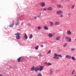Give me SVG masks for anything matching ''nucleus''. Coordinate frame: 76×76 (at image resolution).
<instances>
[{
	"label": "nucleus",
	"instance_id": "obj_1",
	"mask_svg": "<svg viewBox=\"0 0 76 76\" xmlns=\"http://www.w3.org/2000/svg\"><path fill=\"white\" fill-rule=\"evenodd\" d=\"M54 56L53 57V59H57L58 60L59 59V57L58 56V54L55 53L54 54Z\"/></svg>",
	"mask_w": 76,
	"mask_h": 76
},
{
	"label": "nucleus",
	"instance_id": "obj_2",
	"mask_svg": "<svg viewBox=\"0 0 76 76\" xmlns=\"http://www.w3.org/2000/svg\"><path fill=\"white\" fill-rule=\"evenodd\" d=\"M65 39L68 42H71L72 41V39L67 37H65Z\"/></svg>",
	"mask_w": 76,
	"mask_h": 76
},
{
	"label": "nucleus",
	"instance_id": "obj_3",
	"mask_svg": "<svg viewBox=\"0 0 76 76\" xmlns=\"http://www.w3.org/2000/svg\"><path fill=\"white\" fill-rule=\"evenodd\" d=\"M20 34L19 33H16L15 34V35H17L16 36V39H20V36L19 35H20Z\"/></svg>",
	"mask_w": 76,
	"mask_h": 76
},
{
	"label": "nucleus",
	"instance_id": "obj_4",
	"mask_svg": "<svg viewBox=\"0 0 76 76\" xmlns=\"http://www.w3.org/2000/svg\"><path fill=\"white\" fill-rule=\"evenodd\" d=\"M40 4L42 7H44L45 6V2H41Z\"/></svg>",
	"mask_w": 76,
	"mask_h": 76
},
{
	"label": "nucleus",
	"instance_id": "obj_5",
	"mask_svg": "<svg viewBox=\"0 0 76 76\" xmlns=\"http://www.w3.org/2000/svg\"><path fill=\"white\" fill-rule=\"evenodd\" d=\"M57 15H60V14H62L63 13V11H58L56 12Z\"/></svg>",
	"mask_w": 76,
	"mask_h": 76
},
{
	"label": "nucleus",
	"instance_id": "obj_6",
	"mask_svg": "<svg viewBox=\"0 0 76 76\" xmlns=\"http://www.w3.org/2000/svg\"><path fill=\"white\" fill-rule=\"evenodd\" d=\"M12 24L10 25L9 26V27L10 28H12V27H13V26L15 25V22L14 21H12Z\"/></svg>",
	"mask_w": 76,
	"mask_h": 76
},
{
	"label": "nucleus",
	"instance_id": "obj_7",
	"mask_svg": "<svg viewBox=\"0 0 76 76\" xmlns=\"http://www.w3.org/2000/svg\"><path fill=\"white\" fill-rule=\"evenodd\" d=\"M66 34L67 35H71L72 34V32L70 30H68L66 31Z\"/></svg>",
	"mask_w": 76,
	"mask_h": 76
},
{
	"label": "nucleus",
	"instance_id": "obj_8",
	"mask_svg": "<svg viewBox=\"0 0 76 76\" xmlns=\"http://www.w3.org/2000/svg\"><path fill=\"white\" fill-rule=\"evenodd\" d=\"M55 25H60V22L58 21H55L54 23Z\"/></svg>",
	"mask_w": 76,
	"mask_h": 76
},
{
	"label": "nucleus",
	"instance_id": "obj_9",
	"mask_svg": "<svg viewBox=\"0 0 76 76\" xmlns=\"http://www.w3.org/2000/svg\"><path fill=\"white\" fill-rule=\"evenodd\" d=\"M47 9L48 11H51L53 10V8L51 7H49Z\"/></svg>",
	"mask_w": 76,
	"mask_h": 76
},
{
	"label": "nucleus",
	"instance_id": "obj_10",
	"mask_svg": "<svg viewBox=\"0 0 76 76\" xmlns=\"http://www.w3.org/2000/svg\"><path fill=\"white\" fill-rule=\"evenodd\" d=\"M39 71H42V69H43V66H39Z\"/></svg>",
	"mask_w": 76,
	"mask_h": 76
},
{
	"label": "nucleus",
	"instance_id": "obj_11",
	"mask_svg": "<svg viewBox=\"0 0 76 76\" xmlns=\"http://www.w3.org/2000/svg\"><path fill=\"white\" fill-rule=\"evenodd\" d=\"M66 58H68L69 59H70L71 58V56H70L69 55H67L65 56Z\"/></svg>",
	"mask_w": 76,
	"mask_h": 76
},
{
	"label": "nucleus",
	"instance_id": "obj_12",
	"mask_svg": "<svg viewBox=\"0 0 76 76\" xmlns=\"http://www.w3.org/2000/svg\"><path fill=\"white\" fill-rule=\"evenodd\" d=\"M35 72H38L39 70V68L38 67H37L35 69Z\"/></svg>",
	"mask_w": 76,
	"mask_h": 76
},
{
	"label": "nucleus",
	"instance_id": "obj_13",
	"mask_svg": "<svg viewBox=\"0 0 76 76\" xmlns=\"http://www.w3.org/2000/svg\"><path fill=\"white\" fill-rule=\"evenodd\" d=\"M44 29L45 30H48V27L46 26H44Z\"/></svg>",
	"mask_w": 76,
	"mask_h": 76
},
{
	"label": "nucleus",
	"instance_id": "obj_14",
	"mask_svg": "<svg viewBox=\"0 0 76 76\" xmlns=\"http://www.w3.org/2000/svg\"><path fill=\"white\" fill-rule=\"evenodd\" d=\"M24 38L25 39H28V36H27L26 33H25L24 34Z\"/></svg>",
	"mask_w": 76,
	"mask_h": 76
},
{
	"label": "nucleus",
	"instance_id": "obj_15",
	"mask_svg": "<svg viewBox=\"0 0 76 76\" xmlns=\"http://www.w3.org/2000/svg\"><path fill=\"white\" fill-rule=\"evenodd\" d=\"M71 59L72 60H73V61H75L76 60V58L75 57H73V56H72L71 57Z\"/></svg>",
	"mask_w": 76,
	"mask_h": 76
},
{
	"label": "nucleus",
	"instance_id": "obj_16",
	"mask_svg": "<svg viewBox=\"0 0 76 76\" xmlns=\"http://www.w3.org/2000/svg\"><path fill=\"white\" fill-rule=\"evenodd\" d=\"M49 22L50 23L51 26H53V25H54V22H50V21H49Z\"/></svg>",
	"mask_w": 76,
	"mask_h": 76
},
{
	"label": "nucleus",
	"instance_id": "obj_17",
	"mask_svg": "<svg viewBox=\"0 0 76 76\" xmlns=\"http://www.w3.org/2000/svg\"><path fill=\"white\" fill-rule=\"evenodd\" d=\"M53 34L51 33L48 34V37H49V38H51L52 37H53Z\"/></svg>",
	"mask_w": 76,
	"mask_h": 76
},
{
	"label": "nucleus",
	"instance_id": "obj_18",
	"mask_svg": "<svg viewBox=\"0 0 76 76\" xmlns=\"http://www.w3.org/2000/svg\"><path fill=\"white\" fill-rule=\"evenodd\" d=\"M60 36H58L56 38V39L57 41H58V40H60Z\"/></svg>",
	"mask_w": 76,
	"mask_h": 76
},
{
	"label": "nucleus",
	"instance_id": "obj_19",
	"mask_svg": "<svg viewBox=\"0 0 76 76\" xmlns=\"http://www.w3.org/2000/svg\"><path fill=\"white\" fill-rule=\"evenodd\" d=\"M19 22L17 21L15 22V25H16V26L19 25Z\"/></svg>",
	"mask_w": 76,
	"mask_h": 76
},
{
	"label": "nucleus",
	"instance_id": "obj_20",
	"mask_svg": "<svg viewBox=\"0 0 76 76\" xmlns=\"http://www.w3.org/2000/svg\"><path fill=\"white\" fill-rule=\"evenodd\" d=\"M20 60H21V58L20 57H19V58H18L17 59V61L18 62H20Z\"/></svg>",
	"mask_w": 76,
	"mask_h": 76
},
{
	"label": "nucleus",
	"instance_id": "obj_21",
	"mask_svg": "<svg viewBox=\"0 0 76 76\" xmlns=\"http://www.w3.org/2000/svg\"><path fill=\"white\" fill-rule=\"evenodd\" d=\"M58 8H61V5L60 4H58L56 6Z\"/></svg>",
	"mask_w": 76,
	"mask_h": 76
},
{
	"label": "nucleus",
	"instance_id": "obj_22",
	"mask_svg": "<svg viewBox=\"0 0 76 76\" xmlns=\"http://www.w3.org/2000/svg\"><path fill=\"white\" fill-rule=\"evenodd\" d=\"M67 43H65L63 45L64 47H67Z\"/></svg>",
	"mask_w": 76,
	"mask_h": 76
},
{
	"label": "nucleus",
	"instance_id": "obj_23",
	"mask_svg": "<svg viewBox=\"0 0 76 76\" xmlns=\"http://www.w3.org/2000/svg\"><path fill=\"white\" fill-rule=\"evenodd\" d=\"M76 50V48H71V51H75Z\"/></svg>",
	"mask_w": 76,
	"mask_h": 76
},
{
	"label": "nucleus",
	"instance_id": "obj_24",
	"mask_svg": "<svg viewBox=\"0 0 76 76\" xmlns=\"http://www.w3.org/2000/svg\"><path fill=\"white\" fill-rule=\"evenodd\" d=\"M31 70H35V66H33L32 67L31 69Z\"/></svg>",
	"mask_w": 76,
	"mask_h": 76
},
{
	"label": "nucleus",
	"instance_id": "obj_25",
	"mask_svg": "<svg viewBox=\"0 0 76 76\" xmlns=\"http://www.w3.org/2000/svg\"><path fill=\"white\" fill-rule=\"evenodd\" d=\"M33 37V36H32V35L30 34V36L29 37V38H30V39H32Z\"/></svg>",
	"mask_w": 76,
	"mask_h": 76
},
{
	"label": "nucleus",
	"instance_id": "obj_26",
	"mask_svg": "<svg viewBox=\"0 0 76 76\" xmlns=\"http://www.w3.org/2000/svg\"><path fill=\"white\" fill-rule=\"evenodd\" d=\"M39 48V46L37 45V46L35 48V50H38V48Z\"/></svg>",
	"mask_w": 76,
	"mask_h": 76
},
{
	"label": "nucleus",
	"instance_id": "obj_27",
	"mask_svg": "<svg viewBox=\"0 0 76 76\" xmlns=\"http://www.w3.org/2000/svg\"><path fill=\"white\" fill-rule=\"evenodd\" d=\"M38 28L39 30H40V29H42V28L41 27V26H39L38 27Z\"/></svg>",
	"mask_w": 76,
	"mask_h": 76
},
{
	"label": "nucleus",
	"instance_id": "obj_28",
	"mask_svg": "<svg viewBox=\"0 0 76 76\" xmlns=\"http://www.w3.org/2000/svg\"><path fill=\"white\" fill-rule=\"evenodd\" d=\"M50 74L51 75V74H52V73H53V70L52 69H50Z\"/></svg>",
	"mask_w": 76,
	"mask_h": 76
},
{
	"label": "nucleus",
	"instance_id": "obj_29",
	"mask_svg": "<svg viewBox=\"0 0 76 76\" xmlns=\"http://www.w3.org/2000/svg\"><path fill=\"white\" fill-rule=\"evenodd\" d=\"M75 5H73L71 7V9H74V8H75Z\"/></svg>",
	"mask_w": 76,
	"mask_h": 76
},
{
	"label": "nucleus",
	"instance_id": "obj_30",
	"mask_svg": "<svg viewBox=\"0 0 76 76\" xmlns=\"http://www.w3.org/2000/svg\"><path fill=\"white\" fill-rule=\"evenodd\" d=\"M75 72V70H73L72 73V75H73V73H74Z\"/></svg>",
	"mask_w": 76,
	"mask_h": 76
},
{
	"label": "nucleus",
	"instance_id": "obj_31",
	"mask_svg": "<svg viewBox=\"0 0 76 76\" xmlns=\"http://www.w3.org/2000/svg\"><path fill=\"white\" fill-rule=\"evenodd\" d=\"M58 57H63V56L60 54L58 55Z\"/></svg>",
	"mask_w": 76,
	"mask_h": 76
},
{
	"label": "nucleus",
	"instance_id": "obj_32",
	"mask_svg": "<svg viewBox=\"0 0 76 76\" xmlns=\"http://www.w3.org/2000/svg\"><path fill=\"white\" fill-rule=\"evenodd\" d=\"M52 65V64H51V63H48V66H51Z\"/></svg>",
	"mask_w": 76,
	"mask_h": 76
},
{
	"label": "nucleus",
	"instance_id": "obj_33",
	"mask_svg": "<svg viewBox=\"0 0 76 76\" xmlns=\"http://www.w3.org/2000/svg\"><path fill=\"white\" fill-rule=\"evenodd\" d=\"M37 76H42V75H41V73H39L38 74Z\"/></svg>",
	"mask_w": 76,
	"mask_h": 76
},
{
	"label": "nucleus",
	"instance_id": "obj_34",
	"mask_svg": "<svg viewBox=\"0 0 76 76\" xmlns=\"http://www.w3.org/2000/svg\"><path fill=\"white\" fill-rule=\"evenodd\" d=\"M51 53V50H50L47 53V54H50Z\"/></svg>",
	"mask_w": 76,
	"mask_h": 76
},
{
	"label": "nucleus",
	"instance_id": "obj_35",
	"mask_svg": "<svg viewBox=\"0 0 76 76\" xmlns=\"http://www.w3.org/2000/svg\"><path fill=\"white\" fill-rule=\"evenodd\" d=\"M60 18H63V14H61L60 15Z\"/></svg>",
	"mask_w": 76,
	"mask_h": 76
},
{
	"label": "nucleus",
	"instance_id": "obj_36",
	"mask_svg": "<svg viewBox=\"0 0 76 76\" xmlns=\"http://www.w3.org/2000/svg\"><path fill=\"white\" fill-rule=\"evenodd\" d=\"M41 16V15H39L37 16V18H39Z\"/></svg>",
	"mask_w": 76,
	"mask_h": 76
},
{
	"label": "nucleus",
	"instance_id": "obj_37",
	"mask_svg": "<svg viewBox=\"0 0 76 76\" xmlns=\"http://www.w3.org/2000/svg\"><path fill=\"white\" fill-rule=\"evenodd\" d=\"M46 10H47V9L45 8H44L43 9V11H46Z\"/></svg>",
	"mask_w": 76,
	"mask_h": 76
},
{
	"label": "nucleus",
	"instance_id": "obj_38",
	"mask_svg": "<svg viewBox=\"0 0 76 76\" xmlns=\"http://www.w3.org/2000/svg\"><path fill=\"white\" fill-rule=\"evenodd\" d=\"M38 56H39V57H42V55L41 54H39L38 55Z\"/></svg>",
	"mask_w": 76,
	"mask_h": 76
},
{
	"label": "nucleus",
	"instance_id": "obj_39",
	"mask_svg": "<svg viewBox=\"0 0 76 76\" xmlns=\"http://www.w3.org/2000/svg\"><path fill=\"white\" fill-rule=\"evenodd\" d=\"M37 19V17H36V16L34 17V19H35V20H36V19Z\"/></svg>",
	"mask_w": 76,
	"mask_h": 76
},
{
	"label": "nucleus",
	"instance_id": "obj_40",
	"mask_svg": "<svg viewBox=\"0 0 76 76\" xmlns=\"http://www.w3.org/2000/svg\"><path fill=\"white\" fill-rule=\"evenodd\" d=\"M71 15V13H69L68 14V16H70V15Z\"/></svg>",
	"mask_w": 76,
	"mask_h": 76
},
{
	"label": "nucleus",
	"instance_id": "obj_41",
	"mask_svg": "<svg viewBox=\"0 0 76 76\" xmlns=\"http://www.w3.org/2000/svg\"><path fill=\"white\" fill-rule=\"evenodd\" d=\"M45 65H48L47 64V62H46L45 63Z\"/></svg>",
	"mask_w": 76,
	"mask_h": 76
},
{
	"label": "nucleus",
	"instance_id": "obj_42",
	"mask_svg": "<svg viewBox=\"0 0 76 76\" xmlns=\"http://www.w3.org/2000/svg\"><path fill=\"white\" fill-rule=\"evenodd\" d=\"M28 26H31V24L28 23Z\"/></svg>",
	"mask_w": 76,
	"mask_h": 76
},
{
	"label": "nucleus",
	"instance_id": "obj_43",
	"mask_svg": "<svg viewBox=\"0 0 76 76\" xmlns=\"http://www.w3.org/2000/svg\"><path fill=\"white\" fill-rule=\"evenodd\" d=\"M40 10H41V11H42V10H42V9L41 8V9H40Z\"/></svg>",
	"mask_w": 76,
	"mask_h": 76
},
{
	"label": "nucleus",
	"instance_id": "obj_44",
	"mask_svg": "<svg viewBox=\"0 0 76 76\" xmlns=\"http://www.w3.org/2000/svg\"><path fill=\"white\" fill-rule=\"evenodd\" d=\"M39 15H40V16H41V12H39Z\"/></svg>",
	"mask_w": 76,
	"mask_h": 76
},
{
	"label": "nucleus",
	"instance_id": "obj_45",
	"mask_svg": "<svg viewBox=\"0 0 76 76\" xmlns=\"http://www.w3.org/2000/svg\"><path fill=\"white\" fill-rule=\"evenodd\" d=\"M41 47L43 48V47H44V46L43 45H42L41 46Z\"/></svg>",
	"mask_w": 76,
	"mask_h": 76
},
{
	"label": "nucleus",
	"instance_id": "obj_46",
	"mask_svg": "<svg viewBox=\"0 0 76 76\" xmlns=\"http://www.w3.org/2000/svg\"><path fill=\"white\" fill-rule=\"evenodd\" d=\"M61 8H63V6H62L61 7Z\"/></svg>",
	"mask_w": 76,
	"mask_h": 76
},
{
	"label": "nucleus",
	"instance_id": "obj_47",
	"mask_svg": "<svg viewBox=\"0 0 76 76\" xmlns=\"http://www.w3.org/2000/svg\"><path fill=\"white\" fill-rule=\"evenodd\" d=\"M0 76H3V75H0Z\"/></svg>",
	"mask_w": 76,
	"mask_h": 76
},
{
	"label": "nucleus",
	"instance_id": "obj_48",
	"mask_svg": "<svg viewBox=\"0 0 76 76\" xmlns=\"http://www.w3.org/2000/svg\"><path fill=\"white\" fill-rule=\"evenodd\" d=\"M61 1H64V0H61Z\"/></svg>",
	"mask_w": 76,
	"mask_h": 76
}]
</instances>
